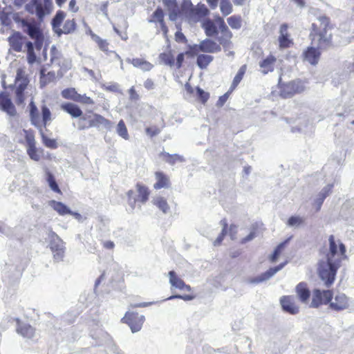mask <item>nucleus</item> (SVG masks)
I'll return each mask as SVG.
<instances>
[{"label": "nucleus", "mask_w": 354, "mask_h": 354, "mask_svg": "<svg viewBox=\"0 0 354 354\" xmlns=\"http://www.w3.org/2000/svg\"><path fill=\"white\" fill-rule=\"evenodd\" d=\"M53 77V74L48 73L47 75H45L44 72L41 71L40 77V86L44 87L50 80V78Z\"/></svg>", "instance_id": "obj_56"}, {"label": "nucleus", "mask_w": 354, "mask_h": 354, "mask_svg": "<svg viewBox=\"0 0 354 354\" xmlns=\"http://www.w3.org/2000/svg\"><path fill=\"white\" fill-rule=\"evenodd\" d=\"M42 120L41 121V127H46L47 124L51 120V113L50 109L45 105L41 107Z\"/></svg>", "instance_id": "obj_48"}, {"label": "nucleus", "mask_w": 354, "mask_h": 354, "mask_svg": "<svg viewBox=\"0 0 354 354\" xmlns=\"http://www.w3.org/2000/svg\"><path fill=\"white\" fill-rule=\"evenodd\" d=\"M50 205L61 216L73 214V212L66 205L61 202L51 201L50 202Z\"/></svg>", "instance_id": "obj_31"}, {"label": "nucleus", "mask_w": 354, "mask_h": 354, "mask_svg": "<svg viewBox=\"0 0 354 354\" xmlns=\"http://www.w3.org/2000/svg\"><path fill=\"white\" fill-rule=\"evenodd\" d=\"M78 94L74 88H68L62 91V96L64 99L71 100L76 102Z\"/></svg>", "instance_id": "obj_47"}, {"label": "nucleus", "mask_w": 354, "mask_h": 354, "mask_svg": "<svg viewBox=\"0 0 354 354\" xmlns=\"http://www.w3.org/2000/svg\"><path fill=\"white\" fill-rule=\"evenodd\" d=\"M196 95L203 103H205L209 98V93L205 92L202 88L197 87Z\"/></svg>", "instance_id": "obj_57"}, {"label": "nucleus", "mask_w": 354, "mask_h": 354, "mask_svg": "<svg viewBox=\"0 0 354 354\" xmlns=\"http://www.w3.org/2000/svg\"><path fill=\"white\" fill-rule=\"evenodd\" d=\"M220 10L223 15L227 16L233 11L232 4L230 0L220 1Z\"/></svg>", "instance_id": "obj_41"}, {"label": "nucleus", "mask_w": 354, "mask_h": 354, "mask_svg": "<svg viewBox=\"0 0 354 354\" xmlns=\"http://www.w3.org/2000/svg\"><path fill=\"white\" fill-rule=\"evenodd\" d=\"M30 118L31 124L36 127L38 129H41V120L38 109L33 101L30 104Z\"/></svg>", "instance_id": "obj_25"}, {"label": "nucleus", "mask_w": 354, "mask_h": 354, "mask_svg": "<svg viewBox=\"0 0 354 354\" xmlns=\"http://www.w3.org/2000/svg\"><path fill=\"white\" fill-rule=\"evenodd\" d=\"M279 84L280 95L284 98L290 97L294 94L301 93L305 89V85L301 80H294L287 84H282L279 79Z\"/></svg>", "instance_id": "obj_6"}, {"label": "nucleus", "mask_w": 354, "mask_h": 354, "mask_svg": "<svg viewBox=\"0 0 354 354\" xmlns=\"http://www.w3.org/2000/svg\"><path fill=\"white\" fill-rule=\"evenodd\" d=\"M26 48L27 50V59L29 64H33L36 60V55L34 52V46L31 41L26 43Z\"/></svg>", "instance_id": "obj_45"}, {"label": "nucleus", "mask_w": 354, "mask_h": 354, "mask_svg": "<svg viewBox=\"0 0 354 354\" xmlns=\"http://www.w3.org/2000/svg\"><path fill=\"white\" fill-rule=\"evenodd\" d=\"M116 132L124 140H129V136L128 133V131L127 127L125 125L124 122L122 120H120L116 127Z\"/></svg>", "instance_id": "obj_43"}, {"label": "nucleus", "mask_w": 354, "mask_h": 354, "mask_svg": "<svg viewBox=\"0 0 354 354\" xmlns=\"http://www.w3.org/2000/svg\"><path fill=\"white\" fill-rule=\"evenodd\" d=\"M134 192L133 190H129L127 192L128 203L133 209L136 206V198L133 196Z\"/></svg>", "instance_id": "obj_60"}, {"label": "nucleus", "mask_w": 354, "mask_h": 354, "mask_svg": "<svg viewBox=\"0 0 354 354\" xmlns=\"http://www.w3.org/2000/svg\"><path fill=\"white\" fill-rule=\"evenodd\" d=\"M193 48H198L201 52L207 53H214L221 50L220 45L209 39L202 41L198 45H195Z\"/></svg>", "instance_id": "obj_14"}, {"label": "nucleus", "mask_w": 354, "mask_h": 354, "mask_svg": "<svg viewBox=\"0 0 354 354\" xmlns=\"http://www.w3.org/2000/svg\"><path fill=\"white\" fill-rule=\"evenodd\" d=\"M145 320L144 315H139L138 313L127 311L122 322L128 324L132 333H136L141 330Z\"/></svg>", "instance_id": "obj_7"}, {"label": "nucleus", "mask_w": 354, "mask_h": 354, "mask_svg": "<svg viewBox=\"0 0 354 354\" xmlns=\"http://www.w3.org/2000/svg\"><path fill=\"white\" fill-rule=\"evenodd\" d=\"M26 152L30 158L34 161H39L43 150L36 147V142L32 133L24 131Z\"/></svg>", "instance_id": "obj_8"}, {"label": "nucleus", "mask_w": 354, "mask_h": 354, "mask_svg": "<svg viewBox=\"0 0 354 354\" xmlns=\"http://www.w3.org/2000/svg\"><path fill=\"white\" fill-rule=\"evenodd\" d=\"M153 18L158 21L160 24V26H161V28H162V30H163V32L165 33H167V27L165 26V23H164V20H163V18H164V14H163V11L162 10V9L160 8H157L154 12L153 13Z\"/></svg>", "instance_id": "obj_44"}, {"label": "nucleus", "mask_w": 354, "mask_h": 354, "mask_svg": "<svg viewBox=\"0 0 354 354\" xmlns=\"http://www.w3.org/2000/svg\"><path fill=\"white\" fill-rule=\"evenodd\" d=\"M216 22L217 23L218 26V28L222 34V35H224V37L227 38H232V33L229 30L228 27L225 24L224 19L221 17H217L215 19Z\"/></svg>", "instance_id": "obj_35"}, {"label": "nucleus", "mask_w": 354, "mask_h": 354, "mask_svg": "<svg viewBox=\"0 0 354 354\" xmlns=\"http://www.w3.org/2000/svg\"><path fill=\"white\" fill-rule=\"evenodd\" d=\"M159 58L165 65L172 66L174 64V57L170 53H161Z\"/></svg>", "instance_id": "obj_51"}, {"label": "nucleus", "mask_w": 354, "mask_h": 354, "mask_svg": "<svg viewBox=\"0 0 354 354\" xmlns=\"http://www.w3.org/2000/svg\"><path fill=\"white\" fill-rule=\"evenodd\" d=\"M288 243V240L281 243L277 245V247L274 249L271 257L270 261L272 262H275L278 258V257L280 255L283 250L284 249L286 245Z\"/></svg>", "instance_id": "obj_52"}, {"label": "nucleus", "mask_w": 354, "mask_h": 354, "mask_svg": "<svg viewBox=\"0 0 354 354\" xmlns=\"http://www.w3.org/2000/svg\"><path fill=\"white\" fill-rule=\"evenodd\" d=\"M136 187L138 192V198H136V201H139L142 204H145L148 201L150 194L148 187L139 183L136 184Z\"/></svg>", "instance_id": "obj_29"}, {"label": "nucleus", "mask_w": 354, "mask_h": 354, "mask_svg": "<svg viewBox=\"0 0 354 354\" xmlns=\"http://www.w3.org/2000/svg\"><path fill=\"white\" fill-rule=\"evenodd\" d=\"M333 187V184H328L325 186L321 192L316 196L314 199V205L316 207V210L319 211L321 209L325 198L329 195Z\"/></svg>", "instance_id": "obj_23"}, {"label": "nucleus", "mask_w": 354, "mask_h": 354, "mask_svg": "<svg viewBox=\"0 0 354 354\" xmlns=\"http://www.w3.org/2000/svg\"><path fill=\"white\" fill-rule=\"evenodd\" d=\"M296 292L301 302L307 303L309 299L310 292L306 283H299L296 286Z\"/></svg>", "instance_id": "obj_27"}, {"label": "nucleus", "mask_w": 354, "mask_h": 354, "mask_svg": "<svg viewBox=\"0 0 354 354\" xmlns=\"http://www.w3.org/2000/svg\"><path fill=\"white\" fill-rule=\"evenodd\" d=\"M245 70H246V66L245 65L242 66L239 68L237 74L234 77V78L233 80V82L232 83V85H231V88L232 89H233L235 87H236L237 85L240 83V82L243 79V75H244V74L245 73Z\"/></svg>", "instance_id": "obj_49"}, {"label": "nucleus", "mask_w": 354, "mask_h": 354, "mask_svg": "<svg viewBox=\"0 0 354 354\" xmlns=\"http://www.w3.org/2000/svg\"><path fill=\"white\" fill-rule=\"evenodd\" d=\"M61 109L73 118H79L82 115L80 108L77 104L73 103H64L61 105Z\"/></svg>", "instance_id": "obj_28"}, {"label": "nucleus", "mask_w": 354, "mask_h": 354, "mask_svg": "<svg viewBox=\"0 0 354 354\" xmlns=\"http://www.w3.org/2000/svg\"><path fill=\"white\" fill-rule=\"evenodd\" d=\"M126 61L128 63L131 64L134 67L139 68L143 71H149L153 67L152 64L140 58H127Z\"/></svg>", "instance_id": "obj_26"}, {"label": "nucleus", "mask_w": 354, "mask_h": 354, "mask_svg": "<svg viewBox=\"0 0 354 354\" xmlns=\"http://www.w3.org/2000/svg\"><path fill=\"white\" fill-rule=\"evenodd\" d=\"M89 126L91 127L103 128L107 131H111L113 128V123L102 115L95 113L89 120Z\"/></svg>", "instance_id": "obj_13"}, {"label": "nucleus", "mask_w": 354, "mask_h": 354, "mask_svg": "<svg viewBox=\"0 0 354 354\" xmlns=\"http://www.w3.org/2000/svg\"><path fill=\"white\" fill-rule=\"evenodd\" d=\"M221 223L223 224V227L222 229V232L220 235L216 238V239L214 242V245H218L223 240L224 236L227 233V223L225 220H222Z\"/></svg>", "instance_id": "obj_55"}, {"label": "nucleus", "mask_w": 354, "mask_h": 354, "mask_svg": "<svg viewBox=\"0 0 354 354\" xmlns=\"http://www.w3.org/2000/svg\"><path fill=\"white\" fill-rule=\"evenodd\" d=\"M162 156L167 157L166 160L170 165H174L176 162H183L185 161L183 156L178 154H169L167 152L162 153Z\"/></svg>", "instance_id": "obj_50"}, {"label": "nucleus", "mask_w": 354, "mask_h": 354, "mask_svg": "<svg viewBox=\"0 0 354 354\" xmlns=\"http://www.w3.org/2000/svg\"><path fill=\"white\" fill-rule=\"evenodd\" d=\"M348 306V298L343 293L337 294L335 300L330 303V308L336 311L346 309Z\"/></svg>", "instance_id": "obj_17"}, {"label": "nucleus", "mask_w": 354, "mask_h": 354, "mask_svg": "<svg viewBox=\"0 0 354 354\" xmlns=\"http://www.w3.org/2000/svg\"><path fill=\"white\" fill-rule=\"evenodd\" d=\"M50 0H31L25 6V10L31 15H35L40 22L50 13Z\"/></svg>", "instance_id": "obj_3"}, {"label": "nucleus", "mask_w": 354, "mask_h": 354, "mask_svg": "<svg viewBox=\"0 0 354 354\" xmlns=\"http://www.w3.org/2000/svg\"><path fill=\"white\" fill-rule=\"evenodd\" d=\"M174 299H182L185 301H191L194 299L193 296L191 295H171L167 298L166 300H172Z\"/></svg>", "instance_id": "obj_62"}, {"label": "nucleus", "mask_w": 354, "mask_h": 354, "mask_svg": "<svg viewBox=\"0 0 354 354\" xmlns=\"http://www.w3.org/2000/svg\"><path fill=\"white\" fill-rule=\"evenodd\" d=\"M0 108L11 116H14L16 114L14 104L8 95L4 92L0 93Z\"/></svg>", "instance_id": "obj_16"}, {"label": "nucleus", "mask_w": 354, "mask_h": 354, "mask_svg": "<svg viewBox=\"0 0 354 354\" xmlns=\"http://www.w3.org/2000/svg\"><path fill=\"white\" fill-rule=\"evenodd\" d=\"M191 12L197 17H205L209 13V10L204 4H198L196 7L192 8Z\"/></svg>", "instance_id": "obj_42"}, {"label": "nucleus", "mask_w": 354, "mask_h": 354, "mask_svg": "<svg viewBox=\"0 0 354 354\" xmlns=\"http://www.w3.org/2000/svg\"><path fill=\"white\" fill-rule=\"evenodd\" d=\"M46 181L48 183L50 188L56 193H60V189L55 180L54 176L49 171H46Z\"/></svg>", "instance_id": "obj_40"}, {"label": "nucleus", "mask_w": 354, "mask_h": 354, "mask_svg": "<svg viewBox=\"0 0 354 354\" xmlns=\"http://www.w3.org/2000/svg\"><path fill=\"white\" fill-rule=\"evenodd\" d=\"M303 57L305 61L312 65H316L318 63L320 57V52L314 46L308 47L303 53Z\"/></svg>", "instance_id": "obj_20"}, {"label": "nucleus", "mask_w": 354, "mask_h": 354, "mask_svg": "<svg viewBox=\"0 0 354 354\" xmlns=\"http://www.w3.org/2000/svg\"><path fill=\"white\" fill-rule=\"evenodd\" d=\"M92 39L98 44L99 48L104 52L108 51V43L106 40L102 39L99 36L92 34Z\"/></svg>", "instance_id": "obj_53"}, {"label": "nucleus", "mask_w": 354, "mask_h": 354, "mask_svg": "<svg viewBox=\"0 0 354 354\" xmlns=\"http://www.w3.org/2000/svg\"><path fill=\"white\" fill-rule=\"evenodd\" d=\"M286 264V262L281 263L279 265L270 268L267 271L261 273L259 276L248 279V283L251 284H257L268 281L273 277L277 272L281 270Z\"/></svg>", "instance_id": "obj_11"}, {"label": "nucleus", "mask_w": 354, "mask_h": 354, "mask_svg": "<svg viewBox=\"0 0 354 354\" xmlns=\"http://www.w3.org/2000/svg\"><path fill=\"white\" fill-rule=\"evenodd\" d=\"M50 62L52 64L59 66L64 70L71 68V61L63 57L61 53L53 46L50 49Z\"/></svg>", "instance_id": "obj_12"}, {"label": "nucleus", "mask_w": 354, "mask_h": 354, "mask_svg": "<svg viewBox=\"0 0 354 354\" xmlns=\"http://www.w3.org/2000/svg\"><path fill=\"white\" fill-rule=\"evenodd\" d=\"M203 28L205 30L206 35L208 37L214 36L218 32L216 25L209 19H207L203 22Z\"/></svg>", "instance_id": "obj_36"}, {"label": "nucleus", "mask_w": 354, "mask_h": 354, "mask_svg": "<svg viewBox=\"0 0 354 354\" xmlns=\"http://www.w3.org/2000/svg\"><path fill=\"white\" fill-rule=\"evenodd\" d=\"M25 40L26 37H24L19 32H15L8 38V41L11 48L18 53L22 51V48Z\"/></svg>", "instance_id": "obj_15"}, {"label": "nucleus", "mask_w": 354, "mask_h": 354, "mask_svg": "<svg viewBox=\"0 0 354 354\" xmlns=\"http://www.w3.org/2000/svg\"><path fill=\"white\" fill-rule=\"evenodd\" d=\"M76 102H81V103L86 104H94L93 100L91 97L86 96V95H80V94H78V97L77 98Z\"/></svg>", "instance_id": "obj_59"}, {"label": "nucleus", "mask_w": 354, "mask_h": 354, "mask_svg": "<svg viewBox=\"0 0 354 354\" xmlns=\"http://www.w3.org/2000/svg\"><path fill=\"white\" fill-rule=\"evenodd\" d=\"M280 35L279 37V47L281 48H288L292 44V40L290 39V36L288 32V25L286 24H282L280 26L279 30Z\"/></svg>", "instance_id": "obj_24"}, {"label": "nucleus", "mask_w": 354, "mask_h": 354, "mask_svg": "<svg viewBox=\"0 0 354 354\" xmlns=\"http://www.w3.org/2000/svg\"><path fill=\"white\" fill-rule=\"evenodd\" d=\"M28 84V80L24 76V72L19 69L17 72V75L15 77V95H16V103L17 104H21L24 101V92L27 87Z\"/></svg>", "instance_id": "obj_9"}, {"label": "nucleus", "mask_w": 354, "mask_h": 354, "mask_svg": "<svg viewBox=\"0 0 354 354\" xmlns=\"http://www.w3.org/2000/svg\"><path fill=\"white\" fill-rule=\"evenodd\" d=\"M48 239H49V247L56 261L63 260L65 253V246L63 241L53 231H49Z\"/></svg>", "instance_id": "obj_5"}, {"label": "nucleus", "mask_w": 354, "mask_h": 354, "mask_svg": "<svg viewBox=\"0 0 354 354\" xmlns=\"http://www.w3.org/2000/svg\"><path fill=\"white\" fill-rule=\"evenodd\" d=\"M153 204L158 207L160 210H161L164 214H166L169 210V206L166 201L162 196H157L153 200Z\"/></svg>", "instance_id": "obj_38"}, {"label": "nucleus", "mask_w": 354, "mask_h": 354, "mask_svg": "<svg viewBox=\"0 0 354 354\" xmlns=\"http://www.w3.org/2000/svg\"><path fill=\"white\" fill-rule=\"evenodd\" d=\"M168 275L169 277V283L172 288L182 290H185L187 292H190L192 290L190 286L185 284L183 279L178 277L174 271H169Z\"/></svg>", "instance_id": "obj_18"}, {"label": "nucleus", "mask_w": 354, "mask_h": 354, "mask_svg": "<svg viewBox=\"0 0 354 354\" xmlns=\"http://www.w3.org/2000/svg\"><path fill=\"white\" fill-rule=\"evenodd\" d=\"M0 22L3 26H8L10 23V19L8 15L4 12H0Z\"/></svg>", "instance_id": "obj_61"}, {"label": "nucleus", "mask_w": 354, "mask_h": 354, "mask_svg": "<svg viewBox=\"0 0 354 354\" xmlns=\"http://www.w3.org/2000/svg\"><path fill=\"white\" fill-rule=\"evenodd\" d=\"M329 241V252L325 257H329L330 259H340L337 256V245L336 244L335 237L333 235H330L328 239Z\"/></svg>", "instance_id": "obj_34"}, {"label": "nucleus", "mask_w": 354, "mask_h": 354, "mask_svg": "<svg viewBox=\"0 0 354 354\" xmlns=\"http://www.w3.org/2000/svg\"><path fill=\"white\" fill-rule=\"evenodd\" d=\"M319 25L313 23L312 24V32L310 36L313 37L312 42L314 45H317V48H326L331 45L332 34L328 32L330 29V19L326 16H319L317 18Z\"/></svg>", "instance_id": "obj_1"}, {"label": "nucleus", "mask_w": 354, "mask_h": 354, "mask_svg": "<svg viewBox=\"0 0 354 354\" xmlns=\"http://www.w3.org/2000/svg\"><path fill=\"white\" fill-rule=\"evenodd\" d=\"M86 118L83 116V117H81L80 118L78 122H77V128L79 130H84L85 129H88L89 127H91L89 126V124L88 125L86 124Z\"/></svg>", "instance_id": "obj_63"}, {"label": "nucleus", "mask_w": 354, "mask_h": 354, "mask_svg": "<svg viewBox=\"0 0 354 354\" xmlns=\"http://www.w3.org/2000/svg\"><path fill=\"white\" fill-rule=\"evenodd\" d=\"M145 132L147 136L152 138L153 136L158 135L160 133V129L158 127L154 126L146 128Z\"/></svg>", "instance_id": "obj_58"}, {"label": "nucleus", "mask_w": 354, "mask_h": 354, "mask_svg": "<svg viewBox=\"0 0 354 354\" xmlns=\"http://www.w3.org/2000/svg\"><path fill=\"white\" fill-rule=\"evenodd\" d=\"M14 19L17 23L21 24V26L25 32H26L32 39L36 40L37 46H39L42 44V32L35 21L29 22L24 19H20L19 17H15Z\"/></svg>", "instance_id": "obj_4"}, {"label": "nucleus", "mask_w": 354, "mask_h": 354, "mask_svg": "<svg viewBox=\"0 0 354 354\" xmlns=\"http://www.w3.org/2000/svg\"><path fill=\"white\" fill-rule=\"evenodd\" d=\"M341 261L342 259H330L329 257H324L319 261L318 274L326 286L330 287L333 283Z\"/></svg>", "instance_id": "obj_2"}, {"label": "nucleus", "mask_w": 354, "mask_h": 354, "mask_svg": "<svg viewBox=\"0 0 354 354\" xmlns=\"http://www.w3.org/2000/svg\"><path fill=\"white\" fill-rule=\"evenodd\" d=\"M333 298V292L331 290L321 291L316 289L313 291V299L310 307L317 308L322 304H326L330 303Z\"/></svg>", "instance_id": "obj_10"}, {"label": "nucleus", "mask_w": 354, "mask_h": 354, "mask_svg": "<svg viewBox=\"0 0 354 354\" xmlns=\"http://www.w3.org/2000/svg\"><path fill=\"white\" fill-rule=\"evenodd\" d=\"M76 28V24L74 19L66 20L62 28H59L57 35L58 36L62 35V34H70L75 31Z\"/></svg>", "instance_id": "obj_33"}, {"label": "nucleus", "mask_w": 354, "mask_h": 354, "mask_svg": "<svg viewBox=\"0 0 354 354\" xmlns=\"http://www.w3.org/2000/svg\"><path fill=\"white\" fill-rule=\"evenodd\" d=\"M39 130V132H40V134H41V139H42V142H43L44 145L46 147H48V148L56 149L57 147V144L56 142V140H54V139H51V138H48L44 133L42 129H40Z\"/></svg>", "instance_id": "obj_46"}, {"label": "nucleus", "mask_w": 354, "mask_h": 354, "mask_svg": "<svg viewBox=\"0 0 354 354\" xmlns=\"http://www.w3.org/2000/svg\"><path fill=\"white\" fill-rule=\"evenodd\" d=\"M176 40L178 42H185L187 41L185 36L180 31H177L175 34Z\"/></svg>", "instance_id": "obj_64"}, {"label": "nucleus", "mask_w": 354, "mask_h": 354, "mask_svg": "<svg viewBox=\"0 0 354 354\" xmlns=\"http://www.w3.org/2000/svg\"><path fill=\"white\" fill-rule=\"evenodd\" d=\"M66 17V13L62 10H58L56 12V15L53 18L51 24L53 30L57 34L58 32V30L60 28V26L64 20V19Z\"/></svg>", "instance_id": "obj_32"}, {"label": "nucleus", "mask_w": 354, "mask_h": 354, "mask_svg": "<svg viewBox=\"0 0 354 354\" xmlns=\"http://www.w3.org/2000/svg\"><path fill=\"white\" fill-rule=\"evenodd\" d=\"M17 332L22 337L32 339L36 336L35 330L27 323L17 322Z\"/></svg>", "instance_id": "obj_21"}, {"label": "nucleus", "mask_w": 354, "mask_h": 354, "mask_svg": "<svg viewBox=\"0 0 354 354\" xmlns=\"http://www.w3.org/2000/svg\"><path fill=\"white\" fill-rule=\"evenodd\" d=\"M213 57L209 55L201 54L197 56L196 63L198 66L204 69L212 62Z\"/></svg>", "instance_id": "obj_37"}, {"label": "nucleus", "mask_w": 354, "mask_h": 354, "mask_svg": "<svg viewBox=\"0 0 354 354\" xmlns=\"http://www.w3.org/2000/svg\"><path fill=\"white\" fill-rule=\"evenodd\" d=\"M304 222V219L297 216H292L289 218L287 225L290 227H298Z\"/></svg>", "instance_id": "obj_54"}, {"label": "nucleus", "mask_w": 354, "mask_h": 354, "mask_svg": "<svg viewBox=\"0 0 354 354\" xmlns=\"http://www.w3.org/2000/svg\"><path fill=\"white\" fill-rule=\"evenodd\" d=\"M283 310L290 314L295 315L299 312V307L295 305L291 296H283L280 299Z\"/></svg>", "instance_id": "obj_19"}, {"label": "nucleus", "mask_w": 354, "mask_h": 354, "mask_svg": "<svg viewBox=\"0 0 354 354\" xmlns=\"http://www.w3.org/2000/svg\"><path fill=\"white\" fill-rule=\"evenodd\" d=\"M227 21L232 29L239 30L242 26V18L239 15H232L227 19Z\"/></svg>", "instance_id": "obj_39"}, {"label": "nucleus", "mask_w": 354, "mask_h": 354, "mask_svg": "<svg viewBox=\"0 0 354 354\" xmlns=\"http://www.w3.org/2000/svg\"><path fill=\"white\" fill-rule=\"evenodd\" d=\"M155 177L157 182L153 185L154 189H159L169 187V180L165 174L161 171H156L155 173Z\"/></svg>", "instance_id": "obj_30"}, {"label": "nucleus", "mask_w": 354, "mask_h": 354, "mask_svg": "<svg viewBox=\"0 0 354 354\" xmlns=\"http://www.w3.org/2000/svg\"><path fill=\"white\" fill-rule=\"evenodd\" d=\"M277 63V58L272 55H270L259 62L261 71L263 74L272 72Z\"/></svg>", "instance_id": "obj_22"}]
</instances>
